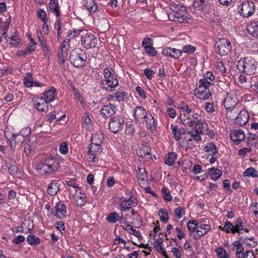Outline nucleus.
<instances>
[{"mask_svg": "<svg viewBox=\"0 0 258 258\" xmlns=\"http://www.w3.org/2000/svg\"><path fill=\"white\" fill-rule=\"evenodd\" d=\"M59 168L57 159L48 158L40 161L35 166L36 171L42 176H48L55 173Z\"/></svg>", "mask_w": 258, "mask_h": 258, "instance_id": "f257e3e1", "label": "nucleus"}, {"mask_svg": "<svg viewBox=\"0 0 258 258\" xmlns=\"http://www.w3.org/2000/svg\"><path fill=\"white\" fill-rule=\"evenodd\" d=\"M103 74L104 78L102 81L103 88L108 91H113L118 85L114 71L111 68H107L104 70Z\"/></svg>", "mask_w": 258, "mask_h": 258, "instance_id": "f03ea898", "label": "nucleus"}, {"mask_svg": "<svg viewBox=\"0 0 258 258\" xmlns=\"http://www.w3.org/2000/svg\"><path fill=\"white\" fill-rule=\"evenodd\" d=\"M179 108L181 111L180 119L182 123L188 127L193 126L194 124L192 115H191V109L187 104L183 102L179 104Z\"/></svg>", "mask_w": 258, "mask_h": 258, "instance_id": "7ed1b4c3", "label": "nucleus"}, {"mask_svg": "<svg viewBox=\"0 0 258 258\" xmlns=\"http://www.w3.org/2000/svg\"><path fill=\"white\" fill-rule=\"evenodd\" d=\"M87 56L85 51L80 48L73 49L70 56L71 63L75 67H83L86 62Z\"/></svg>", "mask_w": 258, "mask_h": 258, "instance_id": "20e7f679", "label": "nucleus"}, {"mask_svg": "<svg viewBox=\"0 0 258 258\" xmlns=\"http://www.w3.org/2000/svg\"><path fill=\"white\" fill-rule=\"evenodd\" d=\"M238 100L233 95L232 93H228L224 99V105L227 110L226 115L228 118L233 119L234 115H231L230 113L234 111L235 114L238 112L235 106L238 102Z\"/></svg>", "mask_w": 258, "mask_h": 258, "instance_id": "39448f33", "label": "nucleus"}, {"mask_svg": "<svg viewBox=\"0 0 258 258\" xmlns=\"http://www.w3.org/2000/svg\"><path fill=\"white\" fill-rule=\"evenodd\" d=\"M237 67L238 69L245 73L251 75L254 74L256 68V63L251 57L245 58L243 60L238 61Z\"/></svg>", "mask_w": 258, "mask_h": 258, "instance_id": "423d86ee", "label": "nucleus"}, {"mask_svg": "<svg viewBox=\"0 0 258 258\" xmlns=\"http://www.w3.org/2000/svg\"><path fill=\"white\" fill-rule=\"evenodd\" d=\"M231 47L230 40L225 38L219 39L215 45L216 52L221 55L228 54L231 51Z\"/></svg>", "mask_w": 258, "mask_h": 258, "instance_id": "0eeeda50", "label": "nucleus"}, {"mask_svg": "<svg viewBox=\"0 0 258 258\" xmlns=\"http://www.w3.org/2000/svg\"><path fill=\"white\" fill-rule=\"evenodd\" d=\"M255 6L252 1L243 2L238 7V11L243 17H248L253 14Z\"/></svg>", "mask_w": 258, "mask_h": 258, "instance_id": "6e6552de", "label": "nucleus"}, {"mask_svg": "<svg viewBox=\"0 0 258 258\" xmlns=\"http://www.w3.org/2000/svg\"><path fill=\"white\" fill-rule=\"evenodd\" d=\"M98 41L95 35L91 33H86L84 35L82 34L81 37V43L86 49L95 47Z\"/></svg>", "mask_w": 258, "mask_h": 258, "instance_id": "1a4fd4ad", "label": "nucleus"}, {"mask_svg": "<svg viewBox=\"0 0 258 258\" xmlns=\"http://www.w3.org/2000/svg\"><path fill=\"white\" fill-rule=\"evenodd\" d=\"M124 122V119L121 117L111 118L109 124V129L112 132L116 133L122 128Z\"/></svg>", "mask_w": 258, "mask_h": 258, "instance_id": "9d476101", "label": "nucleus"}, {"mask_svg": "<svg viewBox=\"0 0 258 258\" xmlns=\"http://www.w3.org/2000/svg\"><path fill=\"white\" fill-rule=\"evenodd\" d=\"M120 201H121L120 205L121 211H123L128 210L131 208L135 207L138 203L137 199L134 197H131L129 199H124L122 197L120 199Z\"/></svg>", "mask_w": 258, "mask_h": 258, "instance_id": "9b49d317", "label": "nucleus"}, {"mask_svg": "<svg viewBox=\"0 0 258 258\" xmlns=\"http://www.w3.org/2000/svg\"><path fill=\"white\" fill-rule=\"evenodd\" d=\"M54 215L58 219H62L66 217L67 214V207L62 203H58L52 211Z\"/></svg>", "mask_w": 258, "mask_h": 258, "instance_id": "f8f14e48", "label": "nucleus"}, {"mask_svg": "<svg viewBox=\"0 0 258 258\" xmlns=\"http://www.w3.org/2000/svg\"><path fill=\"white\" fill-rule=\"evenodd\" d=\"M49 102L42 97H37L35 100V106L36 108L41 112H46L48 110Z\"/></svg>", "mask_w": 258, "mask_h": 258, "instance_id": "ddd939ff", "label": "nucleus"}, {"mask_svg": "<svg viewBox=\"0 0 258 258\" xmlns=\"http://www.w3.org/2000/svg\"><path fill=\"white\" fill-rule=\"evenodd\" d=\"M230 138L235 144L238 145L245 139V134L241 130H235L231 132Z\"/></svg>", "mask_w": 258, "mask_h": 258, "instance_id": "4468645a", "label": "nucleus"}, {"mask_svg": "<svg viewBox=\"0 0 258 258\" xmlns=\"http://www.w3.org/2000/svg\"><path fill=\"white\" fill-rule=\"evenodd\" d=\"M116 107L111 104L104 105L101 110V113L104 118L111 117L116 111Z\"/></svg>", "mask_w": 258, "mask_h": 258, "instance_id": "2eb2a0df", "label": "nucleus"}, {"mask_svg": "<svg viewBox=\"0 0 258 258\" xmlns=\"http://www.w3.org/2000/svg\"><path fill=\"white\" fill-rule=\"evenodd\" d=\"M249 116L245 110H241L235 118V123L239 125L245 124L248 121Z\"/></svg>", "mask_w": 258, "mask_h": 258, "instance_id": "dca6fc26", "label": "nucleus"}, {"mask_svg": "<svg viewBox=\"0 0 258 258\" xmlns=\"http://www.w3.org/2000/svg\"><path fill=\"white\" fill-rule=\"evenodd\" d=\"M162 53L163 55H168L174 58H178L181 56L182 51L176 48L166 47L162 50Z\"/></svg>", "mask_w": 258, "mask_h": 258, "instance_id": "f3484780", "label": "nucleus"}, {"mask_svg": "<svg viewBox=\"0 0 258 258\" xmlns=\"http://www.w3.org/2000/svg\"><path fill=\"white\" fill-rule=\"evenodd\" d=\"M127 94L125 92H118L110 94L107 96V100L113 102H122L125 99L126 97Z\"/></svg>", "mask_w": 258, "mask_h": 258, "instance_id": "a211bd4d", "label": "nucleus"}, {"mask_svg": "<svg viewBox=\"0 0 258 258\" xmlns=\"http://www.w3.org/2000/svg\"><path fill=\"white\" fill-rule=\"evenodd\" d=\"M86 195L81 191H76L73 196V200L76 204L79 206H83L86 203Z\"/></svg>", "mask_w": 258, "mask_h": 258, "instance_id": "6ab92c4d", "label": "nucleus"}, {"mask_svg": "<svg viewBox=\"0 0 258 258\" xmlns=\"http://www.w3.org/2000/svg\"><path fill=\"white\" fill-rule=\"evenodd\" d=\"M201 87H198L194 90V94L195 96L201 100H206L210 98L211 96V93L209 90H206L205 92H203Z\"/></svg>", "mask_w": 258, "mask_h": 258, "instance_id": "aec40b11", "label": "nucleus"}, {"mask_svg": "<svg viewBox=\"0 0 258 258\" xmlns=\"http://www.w3.org/2000/svg\"><path fill=\"white\" fill-rule=\"evenodd\" d=\"M59 189V183L58 181L53 180L48 186L47 192L51 196H54L57 194Z\"/></svg>", "mask_w": 258, "mask_h": 258, "instance_id": "412c9836", "label": "nucleus"}, {"mask_svg": "<svg viewBox=\"0 0 258 258\" xmlns=\"http://www.w3.org/2000/svg\"><path fill=\"white\" fill-rule=\"evenodd\" d=\"M56 94V89L53 87H52L43 93V97H44L45 100L47 102H51L54 100Z\"/></svg>", "mask_w": 258, "mask_h": 258, "instance_id": "4be33fe9", "label": "nucleus"}, {"mask_svg": "<svg viewBox=\"0 0 258 258\" xmlns=\"http://www.w3.org/2000/svg\"><path fill=\"white\" fill-rule=\"evenodd\" d=\"M247 30L252 36L258 37V21L251 22L247 26Z\"/></svg>", "mask_w": 258, "mask_h": 258, "instance_id": "5701e85b", "label": "nucleus"}, {"mask_svg": "<svg viewBox=\"0 0 258 258\" xmlns=\"http://www.w3.org/2000/svg\"><path fill=\"white\" fill-rule=\"evenodd\" d=\"M84 6L90 13H94L97 10V6L94 0H84Z\"/></svg>", "mask_w": 258, "mask_h": 258, "instance_id": "b1692460", "label": "nucleus"}, {"mask_svg": "<svg viewBox=\"0 0 258 258\" xmlns=\"http://www.w3.org/2000/svg\"><path fill=\"white\" fill-rule=\"evenodd\" d=\"M148 115L147 112L144 108L142 106H137L134 112V116L136 119L145 118Z\"/></svg>", "mask_w": 258, "mask_h": 258, "instance_id": "393cba45", "label": "nucleus"}, {"mask_svg": "<svg viewBox=\"0 0 258 258\" xmlns=\"http://www.w3.org/2000/svg\"><path fill=\"white\" fill-rule=\"evenodd\" d=\"M219 229H221L222 231H226L227 233H232L233 234L236 232L238 233V230H237L235 225H233L228 221L225 222L224 226L223 227L220 226Z\"/></svg>", "mask_w": 258, "mask_h": 258, "instance_id": "a878e982", "label": "nucleus"}, {"mask_svg": "<svg viewBox=\"0 0 258 258\" xmlns=\"http://www.w3.org/2000/svg\"><path fill=\"white\" fill-rule=\"evenodd\" d=\"M104 140V136L101 132L93 134L91 137V144L95 145H101Z\"/></svg>", "mask_w": 258, "mask_h": 258, "instance_id": "bb28decb", "label": "nucleus"}, {"mask_svg": "<svg viewBox=\"0 0 258 258\" xmlns=\"http://www.w3.org/2000/svg\"><path fill=\"white\" fill-rule=\"evenodd\" d=\"M23 131L22 130L21 132H20L18 134H12V140L10 141L11 142V146L12 147L13 144H14V145L15 144H21L25 139V136L22 134V132Z\"/></svg>", "mask_w": 258, "mask_h": 258, "instance_id": "cd10ccee", "label": "nucleus"}, {"mask_svg": "<svg viewBox=\"0 0 258 258\" xmlns=\"http://www.w3.org/2000/svg\"><path fill=\"white\" fill-rule=\"evenodd\" d=\"M211 229V225L201 224L199 226H198L196 232L197 233H198L199 235L203 236L207 233V232L209 231Z\"/></svg>", "mask_w": 258, "mask_h": 258, "instance_id": "c85d7f7f", "label": "nucleus"}, {"mask_svg": "<svg viewBox=\"0 0 258 258\" xmlns=\"http://www.w3.org/2000/svg\"><path fill=\"white\" fill-rule=\"evenodd\" d=\"M171 128L173 135V138L176 141L179 140L181 138V135L184 133L183 130L178 128L176 125H173L172 124Z\"/></svg>", "mask_w": 258, "mask_h": 258, "instance_id": "c756f323", "label": "nucleus"}, {"mask_svg": "<svg viewBox=\"0 0 258 258\" xmlns=\"http://www.w3.org/2000/svg\"><path fill=\"white\" fill-rule=\"evenodd\" d=\"M145 119L147 128L152 131H154L156 127V123L153 116L151 114H148Z\"/></svg>", "mask_w": 258, "mask_h": 258, "instance_id": "7c9ffc66", "label": "nucleus"}, {"mask_svg": "<svg viewBox=\"0 0 258 258\" xmlns=\"http://www.w3.org/2000/svg\"><path fill=\"white\" fill-rule=\"evenodd\" d=\"M233 245L236 247V257L237 258H243L245 252H244V248L242 244L239 241H235Z\"/></svg>", "mask_w": 258, "mask_h": 258, "instance_id": "2f4dec72", "label": "nucleus"}, {"mask_svg": "<svg viewBox=\"0 0 258 258\" xmlns=\"http://www.w3.org/2000/svg\"><path fill=\"white\" fill-rule=\"evenodd\" d=\"M177 155L174 152L169 153L164 157V163L168 165H172L176 159Z\"/></svg>", "mask_w": 258, "mask_h": 258, "instance_id": "473e14b6", "label": "nucleus"}, {"mask_svg": "<svg viewBox=\"0 0 258 258\" xmlns=\"http://www.w3.org/2000/svg\"><path fill=\"white\" fill-rule=\"evenodd\" d=\"M49 8L52 12L55 13L57 17L59 16L58 4L56 0H50Z\"/></svg>", "mask_w": 258, "mask_h": 258, "instance_id": "72a5a7b5", "label": "nucleus"}, {"mask_svg": "<svg viewBox=\"0 0 258 258\" xmlns=\"http://www.w3.org/2000/svg\"><path fill=\"white\" fill-rule=\"evenodd\" d=\"M205 152L208 153L209 155H213L217 153V147L215 145L212 143H209L204 148Z\"/></svg>", "mask_w": 258, "mask_h": 258, "instance_id": "f704fd0d", "label": "nucleus"}, {"mask_svg": "<svg viewBox=\"0 0 258 258\" xmlns=\"http://www.w3.org/2000/svg\"><path fill=\"white\" fill-rule=\"evenodd\" d=\"M150 151L151 149L148 146L143 145L138 150L137 154L140 157H145L146 155L150 154Z\"/></svg>", "mask_w": 258, "mask_h": 258, "instance_id": "c9c22d12", "label": "nucleus"}, {"mask_svg": "<svg viewBox=\"0 0 258 258\" xmlns=\"http://www.w3.org/2000/svg\"><path fill=\"white\" fill-rule=\"evenodd\" d=\"M212 3V0H195L194 5L195 7L203 9Z\"/></svg>", "mask_w": 258, "mask_h": 258, "instance_id": "e433bc0d", "label": "nucleus"}, {"mask_svg": "<svg viewBox=\"0 0 258 258\" xmlns=\"http://www.w3.org/2000/svg\"><path fill=\"white\" fill-rule=\"evenodd\" d=\"M222 173L221 170L215 168H212L210 169V175L213 180H216L222 175Z\"/></svg>", "mask_w": 258, "mask_h": 258, "instance_id": "4c0bfd02", "label": "nucleus"}, {"mask_svg": "<svg viewBox=\"0 0 258 258\" xmlns=\"http://www.w3.org/2000/svg\"><path fill=\"white\" fill-rule=\"evenodd\" d=\"M106 219L109 222L111 223H115L117 221H121L122 219V218H119L118 214L115 212H112L108 214Z\"/></svg>", "mask_w": 258, "mask_h": 258, "instance_id": "58836bf2", "label": "nucleus"}, {"mask_svg": "<svg viewBox=\"0 0 258 258\" xmlns=\"http://www.w3.org/2000/svg\"><path fill=\"white\" fill-rule=\"evenodd\" d=\"M137 177L139 181H145L147 180V175L144 168L138 167Z\"/></svg>", "mask_w": 258, "mask_h": 258, "instance_id": "ea45409f", "label": "nucleus"}, {"mask_svg": "<svg viewBox=\"0 0 258 258\" xmlns=\"http://www.w3.org/2000/svg\"><path fill=\"white\" fill-rule=\"evenodd\" d=\"M183 12L182 11V10H180V12L177 11L176 12L175 18L173 20L177 21L180 23L185 20L187 17L186 16H185L186 12L185 11V9L183 8Z\"/></svg>", "mask_w": 258, "mask_h": 258, "instance_id": "a19ab883", "label": "nucleus"}, {"mask_svg": "<svg viewBox=\"0 0 258 258\" xmlns=\"http://www.w3.org/2000/svg\"><path fill=\"white\" fill-rule=\"evenodd\" d=\"M27 242L31 245H37L40 242V240L34 235L30 234L27 238Z\"/></svg>", "mask_w": 258, "mask_h": 258, "instance_id": "79ce46f5", "label": "nucleus"}, {"mask_svg": "<svg viewBox=\"0 0 258 258\" xmlns=\"http://www.w3.org/2000/svg\"><path fill=\"white\" fill-rule=\"evenodd\" d=\"M195 128L198 131L203 133L205 131L208 130V124L204 121H199L196 124Z\"/></svg>", "mask_w": 258, "mask_h": 258, "instance_id": "37998d69", "label": "nucleus"}, {"mask_svg": "<svg viewBox=\"0 0 258 258\" xmlns=\"http://www.w3.org/2000/svg\"><path fill=\"white\" fill-rule=\"evenodd\" d=\"M159 215L160 216V219L162 222L164 223L167 222L169 219L168 217V212L166 209H160Z\"/></svg>", "mask_w": 258, "mask_h": 258, "instance_id": "c03bdc74", "label": "nucleus"}, {"mask_svg": "<svg viewBox=\"0 0 258 258\" xmlns=\"http://www.w3.org/2000/svg\"><path fill=\"white\" fill-rule=\"evenodd\" d=\"M212 83L208 81L206 79H202L199 81V84L198 87H201L202 88L206 89V90H209V88L211 86Z\"/></svg>", "mask_w": 258, "mask_h": 258, "instance_id": "a18cd8bd", "label": "nucleus"}, {"mask_svg": "<svg viewBox=\"0 0 258 258\" xmlns=\"http://www.w3.org/2000/svg\"><path fill=\"white\" fill-rule=\"evenodd\" d=\"M101 145H95L91 143L89 151L97 155L101 152Z\"/></svg>", "mask_w": 258, "mask_h": 258, "instance_id": "49530a36", "label": "nucleus"}, {"mask_svg": "<svg viewBox=\"0 0 258 258\" xmlns=\"http://www.w3.org/2000/svg\"><path fill=\"white\" fill-rule=\"evenodd\" d=\"M201 134L203 133L196 128L193 131L188 132V134L190 135L193 138L194 140L196 141H200L201 140L200 136Z\"/></svg>", "mask_w": 258, "mask_h": 258, "instance_id": "de8ad7c7", "label": "nucleus"}, {"mask_svg": "<svg viewBox=\"0 0 258 258\" xmlns=\"http://www.w3.org/2000/svg\"><path fill=\"white\" fill-rule=\"evenodd\" d=\"M37 16L43 22L45 23V21H47L48 19L46 16V13L43 9H39L37 10Z\"/></svg>", "mask_w": 258, "mask_h": 258, "instance_id": "09e8293b", "label": "nucleus"}, {"mask_svg": "<svg viewBox=\"0 0 258 258\" xmlns=\"http://www.w3.org/2000/svg\"><path fill=\"white\" fill-rule=\"evenodd\" d=\"M65 115L61 116L58 115V113H56L55 112H53L52 113L48 115V120L50 122L52 121L54 119H57V120H59L61 118L64 117Z\"/></svg>", "mask_w": 258, "mask_h": 258, "instance_id": "8fccbe9b", "label": "nucleus"}, {"mask_svg": "<svg viewBox=\"0 0 258 258\" xmlns=\"http://www.w3.org/2000/svg\"><path fill=\"white\" fill-rule=\"evenodd\" d=\"M256 170L252 167H250L246 169V170L244 172V175L246 176H253L255 177L257 175H256Z\"/></svg>", "mask_w": 258, "mask_h": 258, "instance_id": "3c124183", "label": "nucleus"}, {"mask_svg": "<svg viewBox=\"0 0 258 258\" xmlns=\"http://www.w3.org/2000/svg\"><path fill=\"white\" fill-rule=\"evenodd\" d=\"M244 242L252 247H254L257 245V242L253 237H246L244 239Z\"/></svg>", "mask_w": 258, "mask_h": 258, "instance_id": "603ef678", "label": "nucleus"}, {"mask_svg": "<svg viewBox=\"0 0 258 258\" xmlns=\"http://www.w3.org/2000/svg\"><path fill=\"white\" fill-rule=\"evenodd\" d=\"M174 212L175 216L177 217L178 219L181 218L185 213L184 209L181 207H178L175 209Z\"/></svg>", "mask_w": 258, "mask_h": 258, "instance_id": "864d4df0", "label": "nucleus"}, {"mask_svg": "<svg viewBox=\"0 0 258 258\" xmlns=\"http://www.w3.org/2000/svg\"><path fill=\"white\" fill-rule=\"evenodd\" d=\"M24 84L27 87H30L33 86V82L31 80V75L30 74H26V77L25 78Z\"/></svg>", "mask_w": 258, "mask_h": 258, "instance_id": "5fc2aeb1", "label": "nucleus"}, {"mask_svg": "<svg viewBox=\"0 0 258 258\" xmlns=\"http://www.w3.org/2000/svg\"><path fill=\"white\" fill-rule=\"evenodd\" d=\"M161 192L163 195L164 199L167 201H170L172 200V196L169 191H167V188H163L161 189Z\"/></svg>", "mask_w": 258, "mask_h": 258, "instance_id": "6e6d98bb", "label": "nucleus"}, {"mask_svg": "<svg viewBox=\"0 0 258 258\" xmlns=\"http://www.w3.org/2000/svg\"><path fill=\"white\" fill-rule=\"evenodd\" d=\"M196 50V48L191 45H188L187 46H185L183 47L182 49V52L186 53H191L195 52Z\"/></svg>", "mask_w": 258, "mask_h": 258, "instance_id": "4d7b16f0", "label": "nucleus"}, {"mask_svg": "<svg viewBox=\"0 0 258 258\" xmlns=\"http://www.w3.org/2000/svg\"><path fill=\"white\" fill-rule=\"evenodd\" d=\"M39 40L40 41V45L42 48V50L44 52L48 50V47L45 40L42 36H38Z\"/></svg>", "mask_w": 258, "mask_h": 258, "instance_id": "13d9d810", "label": "nucleus"}, {"mask_svg": "<svg viewBox=\"0 0 258 258\" xmlns=\"http://www.w3.org/2000/svg\"><path fill=\"white\" fill-rule=\"evenodd\" d=\"M216 252L219 258H227L228 257L226 251L223 248H217Z\"/></svg>", "mask_w": 258, "mask_h": 258, "instance_id": "bf43d9fd", "label": "nucleus"}, {"mask_svg": "<svg viewBox=\"0 0 258 258\" xmlns=\"http://www.w3.org/2000/svg\"><path fill=\"white\" fill-rule=\"evenodd\" d=\"M146 52L150 55L155 56L157 53V50L152 46L146 47L145 48Z\"/></svg>", "mask_w": 258, "mask_h": 258, "instance_id": "052dcab7", "label": "nucleus"}, {"mask_svg": "<svg viewBox=\"0 0 258 258\" xmlns=\"http://www.w3.org/2000/svg\"><path fill=\"white\" fill-rule=\"evenodd\" d=\"M59 152L63 154H66L68 152V145L66 142L62 143L59 147Z\"/></svg>", "mask_w": 258, "mask_h": 258, "instance_id": "680f3d73", "label": "nucleus"}, {"mask_svg": "<svg viewBox=\"0 0 258 258\" xmlns=\"http://www.w3.org/2000/svg\"><path fill=\"white\" fill-rule=\"evenodd\" d=\"M34 147L32 146H31L29 144H27L25 145L24 152L26 154L27 156L30 155L32 151H34Z\"/></svg>", "mask_w": 258, "mask_h": 258, "instance_id": "e2e57ef3", "label": "nucleus"}, {"mask_svg": "<svg viewBox=\"0 0 258 258\" xmlns=\"http://www.w3.org/2000/svg\"><path fill=\"white\" fill-rule=\"evenodd\" d=\"M10 38L12 41L11 42L10 44L14 47H16L17 44L20 42V39L17 36H12L10 37Z\"/></svg>", "mask_w": 258, "mask_h": 258, "instance_id": "0e129e2a", "label": "nucleus"}, {"mask_svg": "<svg viewBox=\"0 0 258 258\" xmlns=\"http://www.w3.org/2000/svg\"><path fill=\"white\" fill-rule=\"evenodd\" d=\"M250 210L253 213L255 216L258 215V203H252L250 208Z\"/></svg>", "mask_w": 258, "mask_h": 258, "instance_id": "69168bd1", "label": "nucleus"}, {"mask_svg": "<svg viewBox=\"0 0 258 258\" xmlns=\"http://www.w3.org/2000/svg\"><path fill=\"white\" fill-rule=\"evenodd\" d=\"M154 74V71L150 69H147L144 70V75L149 79H152Z\"/></svg>", "mask_w": 258, "mask_h": 258, "instance_id": "338daca9", "label": "nucleus"}, {"mask_svg": "<svg viewBox=\"0 0 258 258\" xmlns=\"http://www.w3.org/2000/svg\"><path fill=\"white\" fill-rule=\"evenodd\" d=\"M235 228L238 230V233L240 234L242 233L241 230L243 229L242 225V221L241 219H238L235 224Z\"/></svg>", "mask_w": 258, "mask_h": 258, "instance_id": "774afa93", "label": "nucleus"}]
</instances>
